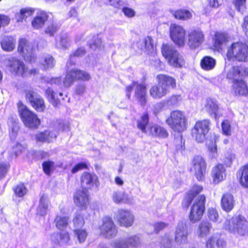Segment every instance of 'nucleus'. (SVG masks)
I'll list each match as a JSON object with an SVG mask.
<instances>
[{
	"mask_svg": "<svg viewBox=\"0 0 248 248\" xmlns=\"http://www.w3.org/2000/svg\"><path fill=\"white\" fill-rule=\"evenodd\" d=\"M18 111L24 124L31 128H37L40 124L37 115L30 111L21 102L18 103Z\"/></svg>",
	"mask_w": 248,
	"mask_h": 248,
	"instance_id": "6",
	"label": "nucleus"
},
{
	"mask_svg": "<svg viewBox=\"0 0 248 248\" xmlns=\"http://www.w3.org/2000/svg\"><path fill=\"white\" fill-rule=\"evenodd\" d=\"M66 74L63 80L65 87H69L77 80L88 81L91 78L90 74L86 71L77 69H71L67 67Z\"/></svg>",
	"mask_w": 248,
	"mask_h": 248,
	"instance_id": "8",
	"label": "nucleus"
},
{
	"mask_svg": "<svg viewBox=\"0 0 248 248\" xmlns=\"http://www.w3.org/2000/svg\"><path fill=\"white\" fill-rule=\"evenodd\" d=\"M59 28V26L52 24L46 29L45 32L46 34H48L50 36H53L55 33L58 31Z\"/></svg>",
	"mask_w": 248,
	"mask_h": 248,
	"instance_id": "63",
	"label": "nucleus"
},
{
	"mask_svg": "<svg viewBox=\"0 0 248 248\" xmlns=\"http://www.w3.org/2000/svg\"><path fill=\"white\" fill-rule=\"evenodd\" d=\"M16 39L12 36H4L1 41L2 48L6 51H11L15 48Z\"/></svg>",
	"mask_w": 248,
	"mask_h": 248,
	"instance_id": "33",
	"label": "nucleus"
},
{
	"mask_svg": "<svg viewBox=\"0 0 248 248\" xmlns=\"http://www.w3.org/2000/svg\"><path fill=\"white\" fill-rule=\"evenodd\" d=\"M13 190L15 195L18 197H23L27 192V189L22 184H20L16 186L13 188Z\"/></svg>",
	"mask_w": 248,
	"mask_h": 248,
	"instance_id": "51",
	"label": "nucleus"
},
{
	"mask_svg": "<svg viewBox=\"0 0 248 248\" xmlns=\"http://www.w3.org/2000/svg\"><path fill=\"white\" fill-rule=\"evenodd\" d=\"M46 95L49 101L54 106L56 107L59 104V99L56 93L50 88H47L46 91Z\"/></svg>",
	"mask_w": 248,
	"mask_h": 248,
	"instance_id": "45",
	"label": "nucleus"
},
{
	"mask_svg": "<svg viewBox=\"0 0 248 248\" xmlns=\"http://www.w3.org/2000/svg\"><path fill=\"white\" fill-rule=\"evenodd\" d=\"M36 12V16H47L46 13L42 10L31 7H25L19 10L20 16H31Z\"/></svg>",
	"mask_w": 248,
	"mask_h": 248,
	"instance_id": "38",
	"label": "nucleus"
},
{
	"mask_svg": "<svg viewBox=\"0 0 248 248\" xmlns=\"http://www.w3.org/2000/svg\"><path fill=\"white\" fill-rule=\"evenodd\" d=\"M206 198L204 195L198 197L191 208L189 215L191 222L195 223L202 218L205 210Z\"/></svg>",
	"mask_w": 248,
	"mask_h": 248,
	"instance_id": "10",
	"label": "nucleus"
},
{
	"mask_svg": "<svg viewBox=\"0 0 248 248\" xmlns=\"http://www.w3.org/2000/svg\"><path fill=\"white\" fill-rule=\"evenodd\" d=\"M9 135L12 140H14L19 130L18 123L16 120H11L9 122Z\"/></svg>",
	"mask_w": 248,
	"mask_h": 248,
	"instance_id": "44",
	"label": "nucleus"
},
{
	"mask_svg": "<svg viewBox=\"0 0 248 248\" xmlns=\"http://www.w3.org/2000/svg\"><path fill=\"white\" fill-rule=\"evenodd\" d=\"M187 45L191 49L201 46L205 41L203 31L198 28H192L187 32Z\"/></svg>",
	"mask_w": 248,
	"mask_h": 248,
	"instance_id": "7",
	"label": "nucleus"
},
{
	"mask_svg": "<svg viewBox=\"0 0 248 248\" xmlns=\"http://www.w3.org/2000/svg\"><path fill=\"white\" fill-rule=\"evenodd\" d=\"M149 123V115L147 113H144L138 121V127L143 133L147 134L149 130V126L146 129V126Z\"/></svg>",
	"mask_w": 248,
	"mask_h": 248,
	"instance_id": "39",
	"label": "nucleus"
},
{
	"mask_svg": "<svg viewBox=\"0 0 248 248\" xmlns=\"http://www.w3.org/2000/svg\"><path fill=\"white\" fill-rule=\"evenodd\" d=\"M18 51L22 53L24 60L29 62H34L36 58L35 56L33 46L27 40L21 38L19 41Z\"/></svg>",
	"mask_w": 248,
	"mask_h": 248,
	"instance_id": "15",
	"label": "nucleus"
},
{
	"mask_svg": "<svg viewBox=\"0 0 248 248\" xmlns=\"http://www.w3.org/2000/svg\"><path fill=\"white\" fill-rule=\"evenodd\" d=\"M51 240L55 244L61 246H67L70 245V238L69 233L62 231L60 233H54L51 235Z\"/></svg>",
	"mask_w": 248,
	"mask_h": 248,
	"instance_id": "24",
	"label": "nucleus"
},
{
	"mask_svg": "<svg viewBox=\"0 0 248 248\" xmlns=\"http://www.w3.org/2000/svg\"><path fill=\"white\" fill-rule=\"evenodd\" d=\"M229 41L228 35L223 33L217 32L214 39V46L218 51L222 50Z\"/></svg>",
	"mask_w": 248,
	"mask_h": 248,
	"instance_id": "29",
	"label": "nucleus"
},
{
	"mask_svg": "<svg viewBox=\"0 0 248 248\" xmlns=\"http://www.w3.org/2000/svg\"><path fill=\"white\" fill-rule=\"evenodd\" d=\"M205 110L215 119H217L222 115V110L219 108L217 101L213 98H207L204 106Z\"/></svg>",
	"mask_w": 248,
	"mask_h": 248,
	"instance_id": "21",
	"label": "nucleus"
},
{
	"mask_svg": "<svg viewBox=\"0 0 248 248\" xmlns=\"http://www.w3.org/2000/svg\"><path fill=\"white\" fill-rule=\"evenodd\" d=\"M73 222L74 226L76 229L82 227L84 224V220L81 215L80 210L78 211L73 218Z\"/></svg>",
	"mask_w": 248,
	"mask_h": 248,
	"instance_id": "48",
	"label": "nucleus"
},
{
	"mask_svg": "<svg viewBox=\"0 0 248 248\" xmlns=\"http://www.w3.org/2000/svg\"><path fill=\"white\" fill-rule=\"evenodd\" d=\"M246 0H234L236 8L240 14H243V12L245 9V2Z\"/></svg>",
	"mask_w": 248,
	"mask_h": 248,
	"instance_id": "62",
	"label": "nucleus"
},
{
	"mask_svg": "<svg viewBox=\"0 0 248 248\" xmlns=\"http://www.w3.org/2000/svg\"><path fill=\"white\" fill-rule=\"evenodd\" d=\"M213 183L217 184L222 181L226 176V169L223 165L218 163L216 165L211 171Z\"/></svg>",
	"mask_w": 248,
	"mask_h": 248,
	"instance_id": "23",
	"label": "nucleus"
},
{
	"mask_svg": "<svg viewBox=\"0 0 248 248\" xmlns=\"http://www.w3.org/2000/svg\"><path fill=\"white\" fill-rule=\"evenodd\" d=\"M25 97L32 107L39 112L43 111L46 106L44 99L32 88L29 87L25 90Z\"/></svg>",
	"mask_w": 248,
	"mask_h": 248,
	"instance_id": "14",
	"label": "nucleus"
},
{
	"mask_svg": "<svg viewBox=\"0 0 248 248\" xmlns=\"http://www.w3.org/2000/svg\"><path fill=\"white\" fill-rule=\"evenodd\" d=\"M216 64V60L210 56L204 57L201 61V67L205 71H210L213 69Z\"/></svg>",
	"mask_w": 248,
	"mask_h": 248,
	"instance_id": "34",
	"label": "nucleus"
},
{
	"mask_svg": "<svg viewBox=\"0 0 248 248\" xmlns=\"http://www.w3.org/2000/svg\"><path fill=\"white\" fill-rule=\"evenodd\" d=\"M235 158V155L234 154H228L226 155L223 159L224 163L226 166L230 167L232 164V163Z\"/></svg>",
	"mask_w": 248,
	"mask_h": 248,
	"instance_id": "64",
	"label": "nucleus"
},
{
	"mask_svg": "<svg viewBox=\"0 0 248 248\" xmlns=\"http://www.w3.org/2000/svg\"><path fill=\"white\" fill-rule=\"evenodd\" d=\"M57 137V134L54 131L46 130L36 135L37 141L40 142H52L56 139Z\"/></svg>",
	"mask_w": 248,
	"mask_h": 248,
	"instance_id": "30",
	"label": "nucleus"
},
{
	"mask_svg": "<svg viewBox=\"0 0 248 248\" xmlns=\"http://www.w3.org/2000/svg\"><path fill=\"white\" fill-rule=\"evenodd\" d=\"M218 239V236L217 235H213L210 237L206 241L207 248H215Z\"/></svg>",
	"mask_w": 248,
	"mask_h": 248,
	"instance_id": "59",
	"label": "nucleus"
},
{
	"mask_svg": "<svg viewBox=\"0 0 248 248\" xmlns=\"http://www.w3.org/2000/svg\"><path fill=\"white\" fill-rule=\"evenodd\" d=\"M111 246L113 248H129V246L125 238L115 240L112 242Z\"/></svg>",
	"mask_w": 248,
	"mask_h": 248,
	"instance_id": "52",
	"label": "nucleus"
},
{
	"mask_svg": "<svg viewBox=\"0 0 248 248\" xmlns=\"http://www.w3.org/2000/svg\"><path fill=\"white\" fill-rule=\"evenodd\" d=\"M224 228L231 232L243 235L248 230L247 222L244 217L235 216L230 219H226Z\"/></svg>",
	"mask_w": 248,
	"mask_h": 248,
	"instance_id": "4",
	"label": "nucleus"
},
{
	"mask_svg": "<svg viewBox=\"0 0 248 248\" xmlns=\"http://www.w3.org/2000/svg\"><path fill=\"white\" fill-rule=\"evenodd\" d=\"M172 241V238H170V235L168 234H165L163 236L160 241V244L164 247L169 248L171 246V244Z\"/></svg>",
	"mask_w": 248,
	"mask_h": 248,
	"instance_id": "60",
	"label": "nucleus"
},
{
	"mask_svg": "<svg viewBox=\"0 0 248 248\" xmlns=\"http://www.w3.org/2000/svg\"><path fill=\"white\" fill-rule=\"evenodd\" d=\"M203 189L202 187L199 185L193 186L191 189L186 194L182 202V206L187 208L190 204L194 198Z\"/></svg>",
	"mask_w": 248,
	"mask_h": 248,
	"instance_id": "26",
	"label": "nucleus"
},
{
	"mask_svg": "<svg viewBox=\"0 0 248 248\" xmlns=\"http://www.w3.org/2000/svg\"><path fill=\"white\" fill-rule=\"evenodd\" d=\"M116 218L121 226L126 227L131 226L134 220V215L131 212L123 209L119 210L117 211Z\"/></svg>",
	"mask_w": 248,
	"mask_h": 248,
	"instance_id": "22",
	"label": "nucleus"
},
{
	"mask_svg": "<svg viewBox=\"0 0 248 248\" xmlns=\"http://www.w3.org/2000/svg\"><path fill=\"white\" fill-rule=\"evenodd\" d=\"M80 184L83 189H96L100 185L98 176L93 173L84 172L80 177Z\"/></svg>",
	"mask_w": 248,
	"mask_h": 248,
	"instance_id": "16",
	"label": "nucleus"
},
{
	"mask_svg": "<svg viewBox=\"0 0 248 248\" xmlns=\"http://www.w3.org/2000/svg\"><path fill=\"white\" fill-rule=\"evenodd\" d=\"M188 232L186 225L183 222L178 224L175 234V240L178 244L186 243L187 241Z\"/></svg>",
	"mask_w": 248,
	"mask_h": 248,
	"instance_id": "25",
	"label": "nucleus"
},
{
	"mask_svg": "<svg viewBox=\"0 0 248 248\" xmlns=\"http://www.w3.org/2000/svg\"><path fill=\"white\" fill-rule=\"evenodd\" d=\"M85 53L84 49L82 48L78 49L73 54L70 55L69 59L66 63V67L69 68L73 65H75L77 58L83 56Z\"/></svg>",
	"mask_w": 248,
	"mask_h": 248,
	"instance_id": "43",
	"label": "nucleus"
},
{
	"mask_svg": "<svg viewBox=\"0 0 248 248\" xmlns=\"http://www.w3.org/2000/svg\"><path fill=\"white\" fill-rule=\"evenodd\" d=\"M74 200L76 206L81 209H86L90 203L88 190L84 189L78 190L74 194Z\"/></svg>",
	"mask_w": 248,
	"mask_h": 248,
	"instance_id": "20",
	"label": "nucleus"
},
{
	"mask_svg": "<svg viewBox=\"0 0 248 248\" xmlns=\"http://www.w3.org/2000/svg\"><path fill=\"white\" fill-rule=\"evenodd\" d=\"M56 46L60 49L67 48L70 45V40L67 34L62 35L59 41L56 40Z\"/></svg>",
	"mask_w": 248,
	"mask_h": 248,
	"instance_id": "46",
	"label": "nucleus"
},
{
	"mask_svg": "<svg viewBox=\"0 0 248 248\" xmlns=\"http://www.w3.org/2000/svg\"><path fill=\"white\" fill-rule=\"evenodd\" d=\"M100 233L104 237L111 238L117 234V229L112 218L106 217L102 219V224L100 227Z\"/></svg>",
	"mask_w": 248,
	"mask_h": 248,
	"instance_id": "17",
	"label": "nucleus"
},
{
	"mask_svg": "<svg viewBox=\"0 0 248 248\" xmlns=\"http://www.w3.org/2000/svg\"><path fill=\"white\" fill-rule=\"evenodd\" d=\"M112 199L116 203H120L121 202H128V195L125 193L120 191H114L112 194Z\"/></svg>",
	"mask_w": 248,
	"mask_h": 248,
	"instance_id": "41",
	"label": "nucleus"
},
{
	"mask_svg": "<svg viewBox=\"0 0 248 248\" xmlns=\"http://www.w3.org/2000/svg\"><path fill=\"white\" fill-rule=\"evenodd\" d=\"M7 66L13 74L26 77L28 76V70L23 62L14 58L9 60Z\"/></svg>",
	"mask_w": 248,
	"mask_h": 248,
	"instance_id": "18",
	"label": "nucleus"
},
{
	"mask_svg": "<svg viewBox=\"0 0 248 248\" xmlns=\"http://www.w3.org/2000/svg\"><path fill=\"white\" fill-rule=\"evenodd\" d=\"M226 56L230 61L247 62H248V46L242 42L233 43L228 47Z\"/></svg>",
	"mask_w": 248,
	"mask_h": 248,
	"instance_id": "2",
	"label": "nucleus"
},
{
	"mask_svg": "<svg viewBox=\"0 0 248 248\" xmlns=\"http://www.w3.org/2000/svg\"><path fill=\"white\" fill-rule=\"evenodd\" d=\"M162 53L170 65L180 68L185 65V62L183 57L178 53L172 45H163Z\"/></svg>",
	"mask_w": 248,
	"mask_h": 248,
	"instance_id": "3",
	"label": "nucleus"
},
{
	"mask_svg": "<svg viewBox=\"0 0 248 248\" xmlns=\"http://www.w3.org/2000/svg\"><path fill=\"white\" fill-rule=\"evenodd\" d=\"M147 134L163 139L167 138L169 135L168 131L165 128L157 124L149 125V130Z\"/></svg>",
	"mask_w": 248,
	"mask_h": 248,
	"instance_id": "27",
	"label": "nucleus"
},
{
	"mask_svg": "<svg viewBox=\"0 0 248 248\" xmlns=\"http://www.w3.org/2000/svg\"><path fill=\"white\" fill-rule=\"evenodd\" d=\"M222 130L224 134L227 136L231 135V125L228 120H225L221 124Z\"/></svg>",
	"mask_w": 248,
	"mask_h": 248,
	"instance_id": "61",
	"label": "nucleus"
},
{
	"mask_svg": "<svg viewBox=\"0 0 248 248\" xmlns=\"http://www.w3.org/2000/svg\"><path fill=\"white\" fill-rule=\"evenodd\" d=\"M103 3L112 6L116 8H120L124 5L123 0H101Z\"/></svg>",
	"mask_w": 248,
	"mask_h": 248,
	"instance_id": "53",
	"label": "nucleus"
},
{
	"mask_svg": "<svg viewBox=\"0 0 248 248\" xmlns=\"http://www.w3.org/2000/svg\"><path fill=\"white\" fill-rule=\"evenodd\" d=\"M170 37L172 41L180 46L185 45L186 31L183 27L176 24H171L170 27Z\"/></svg>",
	"mask_w": 248,
	"mask_h": 248,
	"instance_id": "13",
	"label": "nucleus"
},
{
	"mask_svg": "<svg viewBox=\"0 0 248 248\" xmlns=\"http://www.w3.org/2000/svg\"><path fill=\"white\" fill-rule=\"evenodd\" d=\"M234 202L233 197L231 194H225L221 199V207L224 211L227 212H230L233 208Z\"/></svg>",
	"mask_w": 248,
	"mask_h": 248,
	"instance_id": "32",
	"label": "nucleus"
},
{
	"mask_svg": "<svg viewBox=\"0 0 248 248\" xmlns=\"http://www.w3.org/2000/svg\"><path fill=\"white\" fill-rule=\"evenodd\" d=\"M238 173L241 176L240 184L244 187L248 188V164L242 167Z\"/></svg>",
	"mask_w": 248,
	"mask_h": 248,
	"instance_id": "42",
	"label": "nucleus"
},
{
	"mask_svg": "<svg viewBox=\"0 0 248 248\" xmlns=\"http://www.w3.org/2000/svg\"><path fill=\"white\" fill-rule=\"evenodd\" d=\"M69 219V217L61 211V214L57 215L54 220L56 228L62 231L66 229L68 224Z\"/></svg>",
	"mask_w": 248,
	"mask_h": 248,
	"instance_id": "31",
	"label": "nucleus"
},
{
	"mask_svg": "<svg viewBox=\"0 0 248 248\" xmlns=\"http://www.w3.org/2000/svg\"><path fill=\"white\" fill-rule=\"evenodd\" d=\"M209 155L211 158H217L218 156L217 146L215 143L211 142L208 145Z\"/></svg>",
	"mask_w": 248,
	"mask_h": 248,
	"instance_id": "55",
	"label": "nucleus"
},
{
	"mask_svg": "<svg viewBox=\"0 0 248 248\" xmlns=\"http://www.w3.org/2000/svg\"><path fill=\"white\" fill-rule=\"evenodd\" d=\"M48 205V201L47 198L43 195L42 196L39 201V204L37 209V214L41 216H45L46 214Z\"/></svg>",
	"mask_w": 248,
	"mask_h": 248,
	"instance_id": "37",
	"label": "nucleus"
},
{
	"mask_svg": "<svg viewBox=\"0 0 248 248\" xmlns=\"http://www.w3.org/2000/svg\"><path fill=\"white\" fill-rule=\"evenodd\" d=\"M166 123L174 131L181 132L187 128V119L185 114L181 111L175 110L170 113L166 120Z\"/></svg>",
	"mask_w": 248,
	"mask_h": 248,
	"instance_id": "5",
	"label": "nucleus"
},
{
	"mask_svg": "<svg viewBox=\"0 0 248 248\" xmlns=\"http://www.w3.org/2000/svg\"><path fill=\"white\" fill-rule=\"evenodd\" d=\"M225 70L226 72V78L232 80V83L248 76V65H235L231 67L226 66Z\"/></svg>",
	"mask_w": 248,
	"mask_h": 248,
	"instance_id": "9",
	"label": "nucleus"
},
{
	"mask_svg": "<svg viewBox=\"0 0 248 248\" xmlns=\"http://www.w3.org/2000/svg\"><path fill=\"white\" fill-rule=\"evenodd\" d=\"M206 168V164L204 159L199 155L194 156L192 162L191 170L194 171L195 175L199 181L203 180Z\"/></svg>",
	"mask_w": 248,
	"mask_h": 248,
	"instance_id": "19",
	"label": "nucleus"
},
{
	"mask_svg": "<svg viewBox=\"0 0 248 248\" xmlns=\"http://www.w3.org/2000/svg\"><path fill=\"white\" fill-rule=\"evenodd\" d=\"M40 63L44 69L46 70L53 68L55 65V60L53 57L49 54L44 55L40 60Z\"/></svg>",
	"mask_w": 248,
	"mask_h": 248,
	"instance_id": "36",
	"label": "nucleus"
},
{
	"mask_svg": "<svg viewBox=\"0 0 248 248\" xmlns=\"http://www.w3.org/2000/svg\"><path fill=\"white\" fill-rule=\"evenodd\" d=\"M74 237L80 243L85 242L88 233L85 229H76L74 230Z\"/></svg>",
	"mask_w": 248,
	"mask_h": 248,
	"instance_id": "47",
	"label": "nucleus"
},
{
	"mask_svg": "<svg viewBox=\"0 0 248 248\" xmlns=\"http://www.w3.org/2000/svg\"><path fill=\"white\" fill-rule=\"evenodd\" d=\"M211 228L210 223L207 221L202 222L196 231L197 235L200 237H204L209 233Z\"/></svg>",
	"mask_w": 248,
	"mask_h": 248,
	"instance_id": "35",
	"label": "nucleus"
},
{
	"mask_svg": "<svg viewBox=\"0 0 248 248\" xmlns=\"http://www.w3.org/2000/svg\"><path fill=\"white\" fill-rule=\"evenodd\" d=\"M210 122L209 120L198 121L192 130V137L198 142H202L209 131Z\"/></svg>",
	"mask_w": 248,
	"mask_h": 248,
	"instance_id": "12",
	"label": "nucleus"
},
{
	"mask_svg": "<svg viewBox=\"0 0 248 248\" xmlns=\"http://www.w3.org/2000/svg\"><path fill=\"white\" fill-rule=\"evenodd\" d=\"M129 248H133L138 247L140 243V237L137 235H132L125 238Z\"/></svg>",
	"mask_w": 248,
	"mask_h": 248,
	"instance_id": "50",
	"label": "nucleus"
},
{
	"mask_svg": "<svg viewBox=\"0 0 248 248\" xmlns=\"http://www.w3.org/2000/svg\"><path fill=\"white\" fill-rule=\"evenodd\" d=\"M170 13L173 16H192L193 14V11L187 9H179L175 11L170 10Z\"/></svg>",
	"mask_w": 248,
	"mask_h": 248,
	"instance_id": "56",
	"label": "nucleus"
},
{
	"mask_svg": "<svg viewBox=\"0 0 248 248\" xmlns=\"http://www.w3.org/2000/svg\"><path fill=\"white\" fill-rule=\"evenodd\" d=\"M158 84L153 86L149 90L151 97L158 99L165 96L170 91V88L176 86L175 80L171 77L160 74L156 77Z\"/></svg>",
	"mask_w": 248,
	"mask_h": 248,
	"instance_id": "1",
	"label": "nucleus"
},
{
	"mask_svg": "<svg viewBox=\"0 0 248 248\" xmlns=\"http://www.w3.org/2000/svg\"><path fill=\"white\" fill-rule=\"evenodd\" d=\"M208 217L213 222H217L218 219V214L217 210L213 208H210L208 210Z\"/></svg>",
	"mask_w": 248,
	"mask_h": 248,
	"instance_id": "58",
	"label": "nucleus"
},
{
	"mask_svg": "<svg viewBox=\"0 0 248 248\" xmlns=\"http://www.w3.org/2000/svg\"><path fill=\"white\" fill-rule=\"evenodd\" d=\"M47 16H36L32 21V26L36 29L43 27L47 20Z\"/></svg>",
	"mask_w": 248,
	"mask_h": 248,
	"instance_id": "49",
	"label": "nucleus"
},
{
	"mask_svg": "<svg viewBox=\"0 0 248 248\" xmlns=\"http://www.w3.org/2000/svg\"><path fill=\"white\" fill-rule=\"evenodd\" d=\"M232 90L237 95H248V87L243 79L232 83Z\"/></svg>",
	"mask_w": 248,
	"mask_h": 248,
	"instance_id": "28",
	"label": "nucleus"
},
{
	"mask_svg": "<svg viewBox=\"0 0 248 248\" xmlns=\"http://www.w3.org/2000/svg\"><path fill=\"white\" fill-rule=\"evenodd\" d=\"M153 40L150 37L140 40L138 43V47L141 50L150 51L153 48Z\"/></svg>",
	"mask_w": 248,
	"mask_h": 248,
	"instance_id": "40",
	"label": "nucleus"
},
{
	"mask_svg": "<svg viewBox=\"0 0 248 248\" xmlns=\"http://www.w3.org/2000/svg\"><path fill=\"white\" fill-rule=\"evenodd\" d=\"M10 168V164L8 162L0 163V179L3 178Z\"/></svg>",
	"mask_w": 248,
	"mask_h": 248,
	"instance_id": "54",
	"label": "nucleus"
},
{
	"mask_svg": "<svg viewBox=\"0 0 248 248\" xmlns=\"http://www.w3.org/2000/svg\"><path fill=\"white\" fill-rule=\"evenodd\" d=\"M133 89L135 90V97L141 106H144L146 103V90L145 84H139L137 82H133L132 84L126 88V96L128 98L130 97V93Z\"/></svg>",
	"mask_w": 248,
	"mask_h": 248,
	"instance_id": "11",
	"label": "nucleus"
},
{
	"mask_svg": "<svg viewBox=\"0 0 248 248\" xmlns=\"http://www.w3.org/2000/svg\"><path fill=\"white\" fill-rule=\"evenodd\" d=\"M43 170L45 173L49 174L54 169V163L52 161H46L43 163Z\"/></svg>",
	"mask_w": 248,
	"mask_h": 248,
	"instance_id": "57",
	"label": "nucleus"
}]
</instances>
